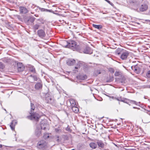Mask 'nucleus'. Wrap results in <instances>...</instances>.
Here are the masks:
<instances>
[{
    "mask_svg": "<svg viewBox=\"0 0 150 150\" xmlns=\"http://www.w3.org/2000/svg\"><path fill=\"white\" fill-rule=\"evenodd\" d=\"M79 47V51L81 53L91 54L93 53L92 49L85 44L81 45Z\"/></svg>",
    "mask_w": 150,
    "mask_h": 150,
    "instance_id": "f257e3e1",
    "label": "nucleus"
},
{
    "mask_svg": "<svg viewBox=\"0 0 150 150\" xmlns=\"http://www.w3.org/2000/svg\"><path fill=\"white\" fill-rule=\"evenodd\" d=\"M31 115L28 116L27 117L31 120H35L38 121L39 119L40 118V115L37 113H30Z\"/></svg>",
    "mask_w": 150,
    "mask_h": 150,
    "instance_id": "f03ea898",
    "label": "nucleus"
},
{
    "mask_svg": "<svg viewBox=\"0 0 150 150\" xmlns=\"http://www.w3.org/2000/svg\"><path fill=\"white\" fill-rule=\"evenodd\" d=\"M148 8V6L145 4H143L139 7L138 9H137V11L138 12H144L146 11Z\"/></svg>",
    "mask_w": 150,
    "mask_h": 150,
    "instance_id": "7ed1b4c3",
    "label": "nucleus"
},
{
    "mask_svg": "<svg viewBox=\"0 0 150 150\" xmlns=\"http://www.w3.org/2000/svg\"><path fill=\"white\" fill-rule=\"evenodd\" d=\"M67 47L73 50H74L76 48V42L73 40L69 41L67 45Z\"/></svg>",
    "mask_w": 150,
    "mask_h": 150,
    "instance_id": "20e7f679",
    "label": "nucleus"
},
{
    "mask_svg": "<svg viewBox=\"0 0 150 150\" xmlns=\"http://www.w3.org/2000/svg\"><path fill=\"white\" fill-rule=\"evenodd\" d=\"M141 67L138 64L135 65L131 67L132 69L137 74H139L141 70Z\"/></svg>",
    "mask_w": 150,
    "mask_h": 150,
    "instance_id": "39448f33",
    "label": "nucleus"
},
{
    "mask_svg": "<svg viewBox=\"0 0 150 150\" xmlns=\"http://www.w3.org/2000/svg\"><path fill=\"white\" fill-rule=\"evenodd\" d=\"M125 78L124 75L120 77H116L115 78V81L117 83H125Z\"/></svg>",
    "mask_w": 150,
    "mask_h": 150,
    "instance_id": "423d86ee",
    "label": "nucleus"
},
{
    "mask_svg": "<svg viewBox=\"0 0 150 150\" xmlns=\"http://www.w3.org/2000/svg\"><path fill=\"white\" fill-rule=\"evenodd\" d=\"M46 143L45 141L43 140L39 141L37 144V147L39 149H42L45 147L46 146Z\"/></svg>",
    "mask_w": 150,
    "mask_h": 150,
    "instance_id": "0eeeda50",
    "label": "nucleus"
},
{
    "mask_svg": "<svg viewBox=\"0 0 150 150\" xmlns=\"http://www.w3.org/2000/svg\"><path fill=\"white\" fill-rule=\"evenodd\" d=\"M129 53L128 51L126 50H124L121 54L120 57L122 60H125L128 56Z\"/></svg>",
    "mask_w": 150,
    "mask_h": 150,
    "instance_id": "6e6552de",
    "label": "nucleus"
},
{
    "mask_svg": "<svg viewBox=\"0 0 150 150\" xmlns=\"http://www.w3.org/2000/svg\"><path fill=\"white\" fill-rule=\"evenodd\" d=\"M37 34L39 37L42 38L45 36V31L42 29H40L38 31Z\"/></svg>",
    "mask_w": 150,
    "mask_h": 150,
    "instance_id": "1a4fd4ad",
    "label": "nucleus"
},
{
    "mask_svg": "<svg viewBox=\"0 0 150 150\" xmlns=\"http://www.w3.org/2000/svg\"><path fill=\"white\" fill-rule=\"evenodd\" d=\"M17 69L18 71L21 72L23 71L25 69V67L23 64L21 63H17Z\"/></svg>",
    "mask_w": 150,
    "mask_h": 150,
    "instance_id": "9d476101",
    "label": "nucleus"
},
{
    "mask_svg": "<svg viewBox=\"0 0 150 150\" xmlns=\"http://www.w3.org/2000/svg\"><path fill=\"white\" fill-rule=\"evenodd\" d=\"M82 65V64L80 62H78L76 66L74 67V69L73 71V73H76L78 72V69Z\"/></svg>",
    "mask_w": 150,
    "mask_h": 150,
    "instance_id": "9b49d317",
    "label": "nucleus"
},
{
    "mask_svg": "<svg viewBox=\"0 0 150 150\" xmlns=\"http://www.w3.org/2000/svg\"><path fill=\"white\" fill-rule=\"evenodd\" d=\"M19 11L21 13L25 14L28 12V10L25 7L20 6L19 7Z\"/></svg>",
    "mask_w": 150,
    "mask_h": 150,
    "instance_id": "f8f14e48",
    "label": "nucleus"
},
{
    "mask_svg": "<svg viewBox=\"0 0 150 150\" xmlns=\"http://www.w3.org/2000/svg\"><path fill=\"white\" fill-rule=\"evenodd\" d=\"M77 79L80 81L85 80L87 79V76L85 75H80L77 76Z\"/></svg>",
    "mask_w": 150,
    "mask_h": 150,
    "instance_id": "ddd939ff",
    "label": "nucleus"
},
{
    "mask_svg": "<svg viewBox=\"0 0 150 150\" xmlns=\"http://www.w3.org/2000/svg\"><path fill=\"white\" fill-rule=\"evenodd\" d=\"M34 8L35 9V10L39 9L41 11H47V12H52L53 13H54L53 12H52V11L51 10H50L47 9H45L44 8H40L38 6H35L34 7Z\"/></svg>",
    "mask_w": 150,
    "mask_h": 150,
    "instance_id": "4468645a",
    "label": "nucleus"
},
{
    "mask_svg": "<svg viewBox=\"0 0 150 150\" xmlns=\"http://www.w3.org/2000/svg\"><path fill=\"white\" fill-rule=\"evenodd\" d=\"M45 121H44L43 123L41 124V129L45 130L48 129V125L47 123H45Z\"/></svg>",
    "mask_w": 150,
    "mask_h": 150,
    "instance_id": "2eb2a0df",
    "label": "nucleus"
},
{
    "mask_svg": "<svg viewBox=\"0 0 150 150\" xmlns=\"http://www.w3.org/2000/svg\"><path fill=\"white\" fill-rule=\"evenodd\" d=\"M17 123V121L15 120H13L11 122L10 125V127L12 130H14L15 126L16 124Z\"/></svg>",
    "mask_w": 150,
    "mask_h": 150,
    "instance_id": "dca6fc26",
    "label": "nucleus"
},
{
    "mask_svg": "<svg viewBox=\"0 0 150 150\" xmlns=\"http://www.w3.org/2000/svg\"><path fill=\"white\" fill-rule=\"evenodd\" d=\"M76 61L74 59H69L67 62V65L70 66L73 65L75 63Z\"/></svg>",
    "mask_w": 150,
    "mask_h": 150,
    "instance_id": "f3484780",
    "label": "nucleus"
},
{
    "mask_svg": "<svg viewBox=\"0 0 150 150\" xmlns=\"http://www.w3.org/2000/svg\"><path fill=\"white\" fill-rule=\"evenodd\" d=\"M124 50L123 49L120 48H118L115 51V53L116 54L119 55L120 54H121Z\"/></svg>",
    "mask_w": 150,
    "mask_h": 150,
    "instance_id": "a211bd4d",
    "label": "nucleus"
},
{
    "mask_svg": "<svg viewBox=\"0 0 150 150\" xmlns=\"http://www.w3.org/2000/svg\"><path fill=\"white\" fill-rule=\"evenodd\" d=\"M41 129L40 128H37L36 129L35 131V135L38 137H39L41 135Z\"/></svg>",
    "mask_w": 150,
    "mask_h": 150,
    "instance_id": "6ab92c4d",
    "label": "nucleus"
},
{
    "mask_svg": "<svg viewBox=\"0 0 150 150\" xmlns=\"http://www.w3.org/2000/svg\"><path fill=\"white\" fill-rule=\"evenodd\" d=\"M122 73L120 71H116L115 72L114 75L115 76L119 77L123 75Z\"/></svg>",
    "mask_w": 150,
    "mask_h": 150,
    "instance_id": "aec40b11",
    "label": "nucleus"
},
{
    "mask_svg": "<svg viewBox=\"0 0 150 150\" xmlns=\"http://www.w3.org/2000/svg\"><path fill=\"white\" fill-rule=\"evenodd\" d=\"M46 100L47 103L52 104L54 102V100L52 99L51 97H50L49 98H46Z\"/></svg>",
    "mask_w": 150,
    "mask_h": 150,
    "instance_id": "412c9836",
    "label": "nucleus"
},
{
    "mask_svg": "<svg viewBox=\"0 0 150 150\" xmlns=\"http://www.w3.org/2000/svg\"><path fill=\"white\" fill-rule=\"evenodd\" d=\"M89 145L90 147L93 149H95L97 147L96 144L94 142H91L89 144Z\"/></svg>",
    "mask_w": 150,
    "mask_h": 150,
    "instance_id": "4be33fe9",
    "label": "nucleus"
},
{
    "mask_svg": "<svg viewBox=\"0 0 150 150\" xmlns=\"http://www.w3.org/2000/svg\"><path fill=\"white\" fill-rule=\"evenodd\" d=\"M92 25L94 28L99 30L101 29L102 28V26L101 25H97L95 24H93Z\"/></svg>",
    "mask_w": 150,
    "mask_h": 150,
    "instance_id": "5701e85b",
    "label": "nucleus"
},
{
    "mask_svg": "<svg viewBox=\"0 0 150 150\" xmlns=\"http://www.w3.org/2000/svg\"><path fill=\"white\" fill-rule=\"evenodd\" d=\"M72 109L74 112L77 113L79 111L78 108L75 106H72Z\"/></svg>",
    "mask_w": 150,
    "mask_h": 150,
    "instance_id": "b1692460",
    "label": "nucleus"
},
{
    "mask_svg": "<svg viewBox=\"0 0 150 150\" xmlns=\"http://www.w3.org/2000/svg\"><path fill=\"white\" fill-rule=\"evenodd\" d=\"M97 144L98 146L101 148H103L104 147V144L103 143L102 141H99L97 142Z\"/></svg>",
    "mask_w": 150,
    "mask_h": 150,
    "instance_id": "393cba45",
    "label": "nucleus"
},
{
    "mask_svg": "<svg viewBox=\"0 0 150 150\" xmlns=\"http://www.w3.org/2000/svg\"><path fill=\"white\" fill-rule=\"evenodd\" d=\"M101 72L100 70H97L94 71L93 75L95 76H97L99 74H100Z\"/></svg>",
    "mask_w": 150,
    "mask_h": 150,
    "instance_id": "a878e982",
    "label": "nucleus"
},
{
    "mask_svg": "<svg viewBox=\"0 0 150 150\" xmlns=\"http://www.w3.org/2000/svg\"><path fill=\"white\" fill-rule=\"evenodd\" d=\"M70 102L72 106H75L76 103L74 100L71 99L70 100Z\"/></svg>",
    "mask_w": 150,
    "mask_h": 150,
    "instance_id": "bb28decb",
    "label": "nucleus"
},
{
    "mask_svg": "<svg viewBox=\"0 0 150 150\" xmlns=\"http://www.w3.org/2000/svg\"><path fill=\"white\" fill-rule=\"evenodd\" d=\"M40 26V25L38 24H35L33 26V29L35 30H37L39 28Z\"/></svg>",
    "mask_w": 150,
    "mask_h": 150,
    "instance_id": "cd10ccee",
    "label": "nucleus"
},
{
    "mask_svg": "<svg viewBox=\"0 0 150 150\" xmlns=\"http://www.w3.org/2000/svg\"><path fill=\"white\" fill-rule=\"evenodd\" d=\"M143 122L144 123H147L150 122V120L148 119L146 120L145 118H144L143 120H142Z\"/></svg>",
    "mask_w": 150,
    "mask_h": 150,
    "instance_id": "c85d7f7f",
    "label": "nucleus"
},
{
    "mask_svg": "<svg viewBox=\"0 0 150 150\" xmlns=\"http://www.w3.org/2000/svg\"><path fill=\"white\" fill-rule=\"evenodd\" d=\"M35 88L36 89H39L42 88V85H35Z\"/></svg>",
    "mask_w": 150,
    "mask_h": 150,
    "instance_id": "c756f323",
    "label": "nucleus"
},
{
    "mask_svg": "<svg viewBox=\"0 0 150 150\" xmlns=\"http://www.w3.org/2000/svg\"><path fill=\"white\" fill-rule=\"evenodd\" d=\"M43 137L44 139H47L49 137V134L47 133H44Z\"/></svg>",
    "mask_w": 150,
    "mask_h": 150,
    "instance_id": "7c9ffc66",
    "label": "nucleus"
},
{
    "mask_svg": "<svg viewBox=\"0 0 150 150\" xmlns=\"http://www.w3.org/2000/svg\"><path fill=\"white\" fill-rule=\"evenodd\" d=\"M114 77L113 76H112L110 77V78L109 79H108L106 81L107 82H110L114 80Z\"/></svg>",
    "mask_w": 150,
    "mask_h": 150,
    "instance_id": "2f4dec72",
    "label": "nucleus"
},
{
    "mask_svg": "<svg viewBox=\"0 0 150 150\" xmlns=\"http://www.w3.org/2000/svg\"><path fill=\"white\" fill-rule=\"evenodd\" d=\"M30 71L33 73H35V69L33 67H30Z\"/></svg>",
    "mask_w": 150,
    "mask_h": 150,
    "instance_id": "473e14b6",
    "label": "nucleus"
},
{
    "mask_svg": "<svg viewBox=\"0 0 150 150\" xmlns=\"http://www.w3.org/2000/svg\"><path fill=\"white\" fill-rule=\"evenodd\" d=\"M129 3L132 5H134L136 3L135 0H129Z\"/></svg>",
    "mask_w": 150,
    "mask_h": 150,
    "instance_id": "72a5a7b5",
    "label": "nucleus"
},
{
    "mask_svg": "<svg viewBox=\"0 0 150 150\" xmlns=\"http://www.w3.org/2000/svg\"><path fill=\"white\" fill-rule=\"evenodd\" d=\"M29 77L32 78L34 81H37L38 80L37 77L35 76L30 75Z\"/></svg>",
    "mask_w": 150,
    "mask_h": 150,
    "instance_id": "f704fd0d",
    "label": "nucleus"
},
{
    "mask_svg": "<svg viewBox=\"0 0 150 150\" xmlns=\"http://www.w3.org/2000/svg\"><path fill=\"white\" fill-rule=\"evenodd\" d=\"M5 66L4 64L1 62H0V69H3L4 68Z\"/></svg>",
    "mask_w": 150,
    "mask_h": 150,
    "instance_id": "c9c22d12",
    "label": "nucleus"
},
{
    "mask_svg": "<svg viewBox=\"0 0 150 150\" xmlns=\"http://www.w3.org/2000/svg\"><path fill=\"white\" fill-rule=\"evenodd\" d=\"M146 76L148 78H150V70L147 71L146 74Z\"/></svg>",
    "mask_w": 150,
    "mask_h": 150,
    "instance_id": "e433bc0d",
    "label": "nucleus"
},
{
    "mask_svg": "<svg viewBox=\"0 0 150 150\" xmlns=\"http://www.w3.org/2000/svg\"><path fill=\"white\" fill-rule=\"evenodd\" d=\"M50 95L49 93H46L45 96V100H46V98H49V97H50Z\"/></svg>",
    "mask_w": 150,
    "mask_h": 150,
    "instance_id": "4c0bfd02",
    "label": "nucleus"
},
{
    "mask_svg": "<svg viewBox=\"0 0 150 150\" xmlns=\"http://www.w3.org/2000/svg\"><path fill=\"white\" fill-rule=\"evenodd\" d=\"M122 101L124 102V103L129 104V105H130V104H129V100H128L127 99H124L123 100H122Z\"/></svg>",
    "mask_w": 150,
    "mask_h": 150,
    "instance_id": "58836bf2",
    "label": "nucleus"
},
{
    "mask_svg": "<svg viewBox=\"0 0 150 150\" xmlns=\"http://www.w3.org/2000/svg\"><path fill=\"white\" fill-rule=\"evenodd\" d=\"M31 112H32V110H34V109H35V106H34L33 104L32 103H31Z\"/></svg>",
    "mask_w": 150,
    "mask_h": 150,
    "instance_id": "ea45409f",
    "label": "nucleus"
},
{
    "mask_svg": "<svg viewBox=\"0 0 150 150\" xmlns=\"http://www.w3.org/2000/svg\"><path fill=\"white\" fill-rule=\"evenodd\" d=\"M109 71L110 72L112 73H113L115 71L114 69L112 68H109Z\"/></svg>",
    "mask_w": 150,
    "mask_h": 150,
    "instance_id": "a19ab883",
    "label": "nucleus"
},
{
    "mask_svg": "<svg viewBox=\"0 0 150 150\" xmlns=\"http://www.w3.org/2000/svg\"><path fill=\"white\" fill-rule=\"evenodd\" d=\"M130 101V102L132 104H136V105H137L138 103L134 101L131 100V101Z\"/></svg>",
    "mask_w": 150,
    "mask_h": 150,
    "instance_id": "79ce46f5",
    "label": "nucleus"
},
{
    "mask_svg": "<svg viewBox=\"0 0 150 150\" xmlns=\"http://www.w3.org/2000/svg\"><path fill=\"white\" fill-rule=\"evenodd\" d=\"M107 2L109 4H110L112 6H114L113 4L109 0H107Z\"/></svg>",
    "mask_w": 150,
    "mask_h": 150,
    "instance_id": "37998d69",
    "label": "nucleus"
},
{
    "mask_svg": "<svg viewBox=\"0 0 150 150\" xmlns=\"http://www.w3.org/2000/svg\"><path fill=\"white\" fill-rule=\"evenodd\" d=\"M55 131L56 132H58L59 131V130L58 129H55Z\"/></svg>",
    "mask_w": 150,
    "mask_h": 150,
    "instance_id": "c03bdc74",
    "label": "nucleus"
},
{
    "mask_svg": "<svg viewBox=\"0 0 150 150\" xmlns=\"http://www.w3.org/2000/svg\"><path fill=\"white\" fill-rule=\"evenodd\" d=\"M133 108H134V109H136H136H137V108H136V107H133Z\"/></svg>",
    "mask_w": 150,
    "mask_h": 150,
    "instance_id": "a18cd8bd",
    "label": "nucleus"
},
{
    "mask_svg": "<svg viewBox=\"0 0 150 150\" xmlns=\"http://www.w3.org/2000/svg\"><path fill=\"white\" fill-rule=\"evenodd\" d=\"M148 87L150 88V85H148Z\"/></svg>",
    "mask_w": 150,
    "mask_h": 150,
    "instance_id": "49530a36",
    "label": "nucleus"
},
{
    "mask_svg": "<svg viewBox=\"0 0 150 150\" xmlns=\"http://www.w3.org/2000/svg\"><path fill=\"white\" fill-rule=\"evenodd\" d=\"M58 138H59V137H57V138H58V139H57V141L58 142L59 140V139H58Z\"/></svg>",
    "mask_w": 150,
    "mask_h": 150,
    "instance_id": "de8ad7c7",
    "label": "nucleus"
},
{
    "mask_svg": "<svg viewBox=\"0 0 150 150\" xmlns=\"http://www.w3.org/2000/svg\"><path fill=\"white\" fill-rule=\"evenodd\" d=\"M91 91H93V89H91Z\"/></svg>",
    "mask_w": 150,
    "mask_h": 150,
    "instance_id": "09e8293b",
    "label": "nucleus"
},
{
    "mask_svg": "<svg viewBox=\"0 0 150 150\" xmlns=\"http://www.w3.org/2000/svg\"><path fill=\"white\" fill-rule=\"evenodd\" d=\"M38 84V85L40 84V83H38V84Z\"/></svg>",
    "mask_w": 150,
    "mask_h": 150,
    "instance_id": "8fccbe9b",
    "label": "nucleus"
},
{
    "mask_svg": "<svg viewBox=\"0 0 150 150\" xmlns=\"http://www.w3.org/2000/svg\"><path fill=\"white\" fill-rule=\"evenodd\" d=\"M2 147V145L1 144H0V148L1 147Z\"/></svg>",
    "mask_w": 150,
    "mask_h": 150,
    "instance_id": "3c124183",
    "label": "nucleus"
},
{
    "mask_svg": "<svg viewBox=\"0 0 150 150\" xmlns=\"http://www.w3.org/2000/svg\"><path fill=\"white\" fill-rule=\"evenodd\" d=\"M4 110H5L6 111V109H4Z\"/></svg>",
    "mask_w": 150,
    "mask_h": 150,
    "instance_id": "603ef678",
    "label": "nucleus"
}]
</instances>
